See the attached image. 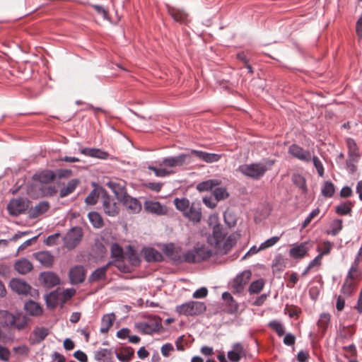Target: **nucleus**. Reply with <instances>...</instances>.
Listing matches in <instances>:
<instances>
[{
  "mask_svg": "<svg viewBox=\"0 0 362 362\" xmlns=\"http://www.w3.org/2000/svg\"><path fill=\"white\" fill-rule=\"evenodd\" d=\"M274 163V160L266 158L259 162L240 165L237 170L245 177L253 180H259L268 170L272 169Z\"/></svg>",
  "mask_w": 362,
  "mask_h": 362,
  "instance_id": "f257e3e1",
  "label": "nucleus"
},
{
  "mask_svg": "<svg viewBox=\"0 0 362 362\" xmlns=\"http://www.w3.org/2000/svg\"><path fill=\"white\" fill-rule=\"evenodd\" d=\"M212 253V251L206 246H197L184 252V260L188 263L200 262L210 258Z\"/></svg>",
  "mask_w": 362,
  "mask_h": 362,
  "instance_id": "f03ea898",
  "label": "nucleus"
},
{
  "mask_svg": "<svg viewBox=\"0 0 362 362\" xmlns=\"http://www.w3.org/2000/svg\"><path fill=\"white\" fill-rule=\"evenodd\" d=\"M175 310L180 315L186 316L198 315L206 310V305L202 302L189 301L176 306Z\"/></svg>",
  "mask_w": 362,
  "mask_h": 362,
  "instance_id": "7ed1b4c3",
  "label": "nucleus"
},
{
  "mask_svg": "<svg viewBox=\"0 0 362 362\" xmlns=\"http://www.w3.org/2000/svg\"><path fill=\"white\" fill-rule=\"evenodd\" d=\"M83 235V233L81 227H72L62 238L64 247L69 250L74 249L81 243Z\"/></svg>",
  "mask_w": 362,
  "mask_h": 362,
  "instance_id": "20e7f679",
  "label": "nucleus"
},
{
  "mask_svg": "<svg viewBox=\"0 0 362 362\" xmlns=\"http://www.w3.org/2000/svg\"><path fill=\"white\" fill-rule=\"evenodd\" d=\"M10 287L12 291L18 295L30 296L32 297L38 295L36 289L33 288L26 281L21 279H13L10 281Z\"/></svg>",
  "mask_w": 362,
  "mask_h": 362,
  "instance_id": "39448f33",
  "label": "nucleus"
},
{
  "mask_svg": "<svg viewBox=\"0 0 362 362\" xmlns=\"http://www.w3.org/2000/svg\"><path fill=\"white\" fill-rule=\"evenodd\" d=\"M30 202L23 198L13 199L8 204L7 209L11 215L18 216L28 209Z\"/></svg>",
  "mask_w": 362,
  "mask_h": 362,
  "instance_id": "423d86ee",
  "label": "nucleus"
},
{
  "mask_svg": "<svg viewBox=\"0 0 362 362\" xmlns=\"http://www.w3.org/2000/svg\"><path fill=\"white\" fill-rule=\"evenodd\" d=\"M86 275V270L82 265H76L71 267L69 272L70 283L72 285H78L83 283Z\"/></svg>",
  "mask_w": 362,
  "mask_h": 362,
  "instance_id": "0eeeda50",
  "label": "nucleus"
},
{
  "mask_svg": "<svg viewBox=\"0 0 362 362\" xmlns=\"http://www.w3.org/2000/svg\"><path fill=\"white\" fill-rule=\"evenodd\" d=\"M226 233L223 228L219 225H215L213 228L212 235L208 238V243L216 247V249H221V243L224 241Z\"/></svg>",
  "mask_w": 362,
  "mask_h": 362,
  "instance_id": "6e6552de",
  "label": "nucleus"
},
{
  "mask_svg": "<svg viewBox=\"0 0 362 362\" xmlns=\"http://www.w3.org/2000/svg\"><path fill=\"white\" fill-rule=\"evenodd\" d=\"M102 204L103 211L109 216L114 217L119 213V209L116 202L112 199L106 192L102 195Z\"/></svg>",
  "mask_w": 362,
  "mask_h": 362,
  "instance_id": "1a4fd4ad",
  "label": "nucleus"
},
{
  "mask_svg": "<svg viewBox=\"0 0 362 362\" xmlns=\"http://www.w3.org/2000/svg\"><path fill=\"white\" fill-rule=\"evenodd\" d=\"M250 277L251 272L250 270L243 271L240 274L237 275L232 284L233 291L237 293H242Z\"/></svg>",
  "mask_w": 362,
  "mask_h": 362,
  "instance_id": "9d476101",
  "label": "nucleus"
},
{
  "mask_svg": "<svg viewBox=\"0 0 362 362\" xmlns=\"http://www.w3.org/2000/svg\"><path fill=\"white\" fill-rule=\"evenodd\" d=\"M288 153L294 158L308 163L311 160L312 156L309 151L303 149L297 144H292L288 148Z\"/></svg>",
  "mask_w": 362,
  "mask_h": 362,
  "instance_id": "9b49d317",
  "label": "nucleus"
},
{
  "mask_svg": "<svg viewBox=\"0 0 362 362\" xmlns=\"http://www.w3.org/2000/svg\"><path fill=\"white\" fill-rule=\"evenodd\" d=\"M183 216L194 223H199L202 218L200 204L199 203H192Z\"/></svg>",
  "mask_w": 362,
  "mask_h": 362,
  "instance_id": "f8f14e48",
  "label": "nucleus"
},
{
  "mask_svg": "<svg viewBox=\"0 0 362 362\" xmlns=\"http://www.w3.org/2000/svg\"><path fill=\"white\" fill-rule=\"evenodd\" d=\"M188 157V155L184 153L167 157L163 159L160 165L170 168L180 167L186 163V160Z\"/></svg>",
  "mask_w": 362,
  "mask_h": 362,
  "instance_id": "ddd939ff",
  "label": "nucleus"
},
{
  "mask_svg": "<svg viewBox=\"0 0 362 362\" xmlns=\"http://www.w3.org/2000/svg\"><path fill=\"white\" fill-rule=\"evenodd\" d=\"M120 202L127 209L129 214H138L141 210V204L136 198L127 194Z\"/></svg>",
  "mask_w": 362,
  "mask_h": 362,
  "instance_id": "4468645a",
  "label": "nucleus"
},
{
  "mask_svg": "<svg viewBox=\"0 0 362 362\" xmlns=\"http://www.w3.org/2000/svg\"><path fill=\"white\" fill-rule=\"evenodd\" d=\"M79 152L88 157L107 160L110 154L100 148H80Z\"/></svg>",
  "mask_w": 362,
  "mask_h": 362,
  "instance_id": "2eb2a0df",
  "label": "nucleus"
},
{
  "mask_svg": "<svg viewBox=\"0 0 362 362\" xmlns=\"http://www.w3.org/2000/svg\"><path fill=\"white\" fill-rule=\"evenodd\" d=\"M135 327L139 331H140L143 334H151L153 332L159 331V329L161 327V324L158 322H141L136 323L135 325Z\"/></svg>",
  "mask_w": 362,
  "mask_h": 362,
  "instance_id": "dca6fc26",
  "label": "nucleus"
},
{
  "mask_svg": "<svg viewBox=\"0 0 362 362\" xmlns=\"http://www.w3.org/2000/svg\"><path fill=\"white\" fill-rule=\"evenodd\" d=\"M311 247L309 242H303L299 245H294L290 250L289 255L294 259L303 257Z\"/></svg>",
  "mask_w": 362,
  "mask_h": 362,
  "instance_id": "f3484780",
  "label": "nucleus"
},
{
  "mask_svg": "<svg viewBox=\"0 0 362 362\" xmlns=\"http://www.w3.org/2000/svg\"><path fill=\"white\" fill-rule=\"evenodd\" d=\"M34 257L37 260L43 267L49 268L54 264V257L48 251H40L33 254Z\"/></svg>",
  "mask_w": 362,
  "mask_h": 362,
  "instance_id": "a211bd4d",
  "label": "nucleus"
},
{
  "mask_svg": "<svg viewBox=\"0 0 362 362\" xmlns=\"http://www.w3.org/2000/svg\"><path fill=\"white\" fill-rule=\"evenodd\" d=\"M49 209L48 202L42 201L33 207L28 209V214L30 218H35L45 214Z\"/></svg>",
  "mask_w": 362,
  "mask_h": 362,
  "instance_id": "6ab92c4d",
  "label": "nucleus"
},
{
  "mask_svg": "<svg viewBox=\"0 0 362 362\" xmlns=\"http://www.w3.org/2000/svg\"><path fill=\"white\" fill-rule=\"evenodd\" d=\"M191 154L194 155L199 160L209 163L217 162L220 160L221 157V155L217 153H207L205 151L198 150H192Z\"/></svg>",
  "mask_w": 362,
  "mask_h": 362,
  "instance_id": "aec40b11",
  "label": "nucleus"
},
{
  "mask_svg": "<svg viewBox=\"0 0 362 362\" xmlns=\"http://www.w3.org/2000/svg\"><path fill=\"white\" fill-rule=\"evenodd\" d=\"M145 211L156 215H164L166 213L165 208L158 202L147 200L144 202Z\"/></svg>",
  "mask_w": 362,
  "mask_h": 362,
  "instance_id": "412c9836",
  "label": "nucleus"
},
{
  "mask_svg": "<svg viewBox=\"0 0 362 362\" xmlns=\"http://www.w3.org/2000/svg\"><path fill=\"white\" fill-rule=\"evenodd\" d=\"M107 187L113 192L117 200L121 202L127 195L124 184L110 181L107 183Z\"/></svg>",
  "mask_w": 362,
  "mask_h": 362,
  "instance_id": "4be33fe9",
  "label": "nucleus"
},
{
  "mask_svg": "<svg viewBox=\"0 0 362 362\" xmlns=\"http://www.w3.org/2000/svg\"><path fill=\"white\" fill-rule=\"evenodd\" d=\"M163 252L175 262H185L184 253L179 255L178 250L173 244L166 245L163 249Z\"/></svg>",
  "mask_w": 362,
  "mask_h": 362,
  "instance_id": "5701e85b",
  "label": "nucleus"
},
{
  "mask_svg": "<svg viewBox=\"0 0 362 362\" xmlns=\"http://www.w3.org/2000/svg\"><path fill=\"white\" fill-rule=\"evenodd\" d=\"M15 269L21 274H26L33 269V264L27 259L17 260L14 264Z\"/></svg>",
  "mask_w": 362,
  "mask_h": 362,
  "instance_id": "b1692460",
  "label": "nucleus"
},
{
  "mask_svg": "<svg viewBox=\"0 0 362 362\" xmlns=\"http://www.w3.org/2000/svg\"><path fill=\"white\" fill-rule=\"evenodd\" d=\"M40 279L47 287L57 286L59 283V279L52 272H42L40 274Z\"/></svg>",
  "mask_w": 362,
  "mask_h": 362,
  "instance_id": "393cba45",
  "label": "nucleus"
},
{
  "mask_svg": "<svg viewBox=\"0 0 362 362\" xmlns=\"http://www.w3.org/2000/svg\"><path fill=\"white\" fill-rule=\"evenodd\" d=\"M56 175L52 170H45L35 174L33 179L41 183L47 184L53 181Z\"/></svg>",
  "mask_w": 362,
  "mask_h": 362,
  "instance_id": "a878e982",
  "label": "nucleus"
},
{
  "mask_svg": "<svg viewBox=\"0 0 362 362\" xmlns=\"http://www.w3.org/2000/svg\"><path fill=\"white\" fill-rule=\"evenodd\" d=\"M168 11L175 21L181 23H187L188 22V15L183 11L173 7H168Z\"/></svg>",
  "mask_w": 362,
  "mask_h": 362,
  "instance_id": "bb28decb",
  "label": "nucleus"
},
{
  "mask_svg": "<svg viewBox=\"0 0 362 362\" xmlns=\"http://www.w3.org/2000/svg\"><path fill=\"white\" fill-rule=\"evenodd\" d=\"M24 309L28 314L33 316H38L42 313V308L40 304L31 300L25 303Z\"/></svg>",
  "mask_w": 362,
  "mask_h": 362,
  "instance_id": "cd10ccee",
  "label": "nucleus"
},
{
  "mask_svg": "<svg viewBox=\"0 0 362 362\" xmlns=\"http://www.w3.org/2000/svg\"><path fill=\"white\" fill-rule=\"evenodd\" d=\"M145 259L148 262H160L163 260L162 254L154 248L149 247L144 250Z\"/></svg>",
  "mask_w": 362,
  "mask_h": 362,
  "instance_id": "c85d7f7f",
  "label": "nucleus"
},
{
  "mask_svg": "<svg viewBox=\"0 0 362 362\" xmlns=\"http://www.w3.org/2000/svg\"><path fill=\"white\" fill-rule=\"evenodd\" d=\"M115 320V315L114 313L104 315L102 317L101 327L100 329V332L101 333L107 332L110 327L112 325Z\"/></svg>",
  "mask_w": 362,
  "mask_h": 362,
  "instance_id": "c756f323",
  "label": "nucleus"
},
{
  "mask_svg": "<svg viewBox=\"0 0 362 362\" xmlns=\"http://www.w3.org/2000/svg\"><path fill=\"white\" fill-rule=\"evenodd\" d=\"M15 322L14 315L7 310H0V324L4 327H9Z\"/></svg>",
  "mask_w": 362,
  "mask_h": 362,
  "instance_id": "7c9ffc66",
  "label": "nucleus"
},
{
  "mask_svg": "<svg viewBox=\"0 0 362 362\" xmlns=\"http://www.w3.org/2000/svg\"><path fill=\"white\" fill-rule=\"evenodd\" d=\"M106 279L107 274L105 272V269L99 267L95 269L89 276L88 282L92 284L93 282L106 280Z\"/></svg>",
  "mask_w": 362,
  "mask_h": 362,
  "instance_id": "2f4dec72",
  "label": "nucleus"
},
{
  "mask_svg": "<svg viewBox=\"0 0 362 362\" xmlns=\"http://www.w3.org/2000/svg\"><path fill=\"white\" fill-rule=\"evenodd\" d=\"M79 184V180L78 179H73L70 180L67 185L60 189L59 196L61 198H64L69 194H71L74 192L76 187Z\"/></svg>",
  "mask_w": 362,
  "mask_h": 362,
  "instance_id": "473e14b6",
  "label": "nucleus"
},
{
  "mask_svg": "<svg viewBox=\"0 0 362 362\" xmlns=\"http://www.w3.org/2000/svg\"><path fill=\"white\" fill-rule=\"evenodd\" d=\"M220 183L218 180H208L199 183L197 185V189L199 192L211 190L215 187L218 186Z\"/></svg>",
  "mask_w": 362,
  "mask_h": 362,
  "instance_id": "72a5a7b5",
  "label": "nucleus"
},
{
  "mask_svg": "<svg viewBox=\"0 0 362 362\" xmlns=\"http://www.w3.org/2000/svg\"><path fill=\"white\" fill-rule=\"evenodd\" d=\"M89 221L95 228H101L103 226V220L99 213L90 211L88 214Z\"/></svg>",
  "mask_w": 362,
  "mask_h": 362,
  "instance_id": "f704fd0d",
  "label": "nucleus"
},
{
  "mask_svg": "<svg viewBox=\"0 0 362 362\" xmlns=\"http://www.w3.org/2000/svg\"><path fill=\"white\" fill-rule=\"evenodd\" d=\"M111 257L115 261H121L124 257V252L122 247L118 243H112L110 248Z\"/></svg>",
  "mask_w": 362,
  "mask_h": 362,
  "instance_id": "c9c22d12",
  "label": "nucleus"
},
{
  "mask_svg": "<svg viewBox=\"0 0 362 362\" xmlns=\"http://www.w3.org/2000/svg\"><path fill=\"white\" fill-rule=\"evenodd\" d=\"M346 145L349 150V157L353 158H359L360 154L358 152V148L357 144L354 139L351 138H348L346 139Z\"/></svg>",
  "mask_w": 362,
  "mask_h": 362,
  "instance_id": "e433bc0d",
  "label": "nucleus"
},
{
  "mask_svg": "<svg viewBox=\"0 0 362 362\" xmlns=\"http://www.w3.org/2000/svg\"><path fill=\"white\" fill-rule=\"evenodd\" d=\"M15 322L11 327H15L18 330L23 329L28 322V317L22 313L14 315Z\"/></svg>",
  "mask_w": 362,
  "mask_h": 362,
  "instance_id": "4c0bfd02",
  "label": "nucleus"
},
{
  "mask_svg": "<svg viewBox=\"0 0 362 362\" xmlns=\"http://www.w3.org/2000/svg\"><path fill=\"white\" fill-rule=\"evenodd\" d=\"M329 322L330 315L329 313H324L320 315L317 322V326L322 334H324L326 332L329 324Z\"/></svg>",
  "mask_w": 362,
  "mask_h": 362,
  "instance_id": "58836bf2",
  "label": "nucleus"
},
{
  "mask_svg": "<svg viewBox=\"0 0 362 362\" xmlns=\"http://www.w3.org/2000/svg\"><path fill=\"white\" fill-rule=\"evenodd\" d=\"M174 204L177 210L182 212L183 215L185 212L187 211V209L191 205L189 199H187V198H175L174 199Z\"/></svg>",
  "mask_w": 362,
  "mask_h": 362,
  "instance_id": "ea45409f",
  "label": "nucleus"
},
{
  "mask_svg": "<svg viewBox=\"0 0 362 362\" xmlns=\"http://www.w3.org/2000/svg\"><path fill=\"white\" fill-rule=\"evenodd\" d=\"M264 281L262 279H257L251 283L248 291L250 294L259 293L264 288Z\"/></svg>",
  "mask_w": 362,
  "mask_h": 362,
  "instance_id": "a19ab883",
  "label": "nucleus"
},
{
  "mask_svg": "<svg viewBox=\"0 0 362 362\" xmlns=\"http://www.w3.org/2000/svg\"><path fill=\"white\" fill-rule=\"evenodd\" d=\"M292 180L293 184L300 189L303 193L307 192L305 179L302 175L298 174L293 175Z\"/></svg>",
  "mask_w": 362,
  "mask_h": 362,
  "instance_id": "79ce46f5",
  "label": "nucleus"
},
{
  "mask_svg": "<svg viewBox=\"0 0 362 362\" xmlns=\"http://www.w3.org/2000/svg\"><path fill=\"white\" fill-rule=\"evenodd\" d=\"M49 334V329L45 327L37 328L33 331V335L37 342L43 341Z\"/></svg>",
  "mask_w": 362,
  "mask_h": 362,
  "instance_id": "37998d69",
  "label": "nucleus"
},
{
  "mask_svg": "<svg viewBox=\"0 0 362 362\" xmlns=\"http://www.w3.org/2000/svg\"><path fill=\"white\" fill-rule=\"evenodd\" d=\"M351 202H343L336 207V212L339 215L344 216L349 214L351 211Z\"/></svg>",
  "mask_w": 362,
  "mask_h": 362,
  "instance_id": "c03bdc74",
  "label": "nucleus"
},
{
  "mask_svg": "<svg viewBox=\"0 0 362 362\" xmlns=\"http://www.w3.org/2000/svg\"><path fill=\"white\" fill-rule=\"evenodd\" d=\"M269 327L275 331L279 337H281L285 334V329L284 325L277 320L270 321L269 323Z\"/></svg>",
  "mask_w": 362,
  "mask_h": 362,
  "instance_id": "a18cd8bd",
  "label": "nucleus"
},
{
  "mask_svg": "<svg viewBox=\"0 0 362 362\" xmlns=\"http://www.w3.org/2000/svg\"><path fill=\"white\" fill-rule=\"evenodd\" d=\"M335 188L332 182L327 181L322 188V194L326 197H332L334 193Z\"/></svg>",
  "mask_w": 362,
  "mask_h": 362,
  "instance_id": "49530a36",
  "label": "nucleus"
},
{
  "mask_svg": "<svg viewBox=\"0 0 362 362\" xmlns=\"http://www.w3.org/2000/svg\"><path fill=\"white\" fill-rule=\"evenodd\" d=\"M222 298L229 304V305L230 307V313H233V312L237 311L238 307V304L235 302L233 296H231V294L230 293L224 292L222 294Z\"/></svg>",
  "mask_w": 362,
  "mask_h": 362,
  "instance_id": "de8ad7c7",
  "label": "nucleus"
},
{
  "mask_svg": "<svg viewBox=\"0 0 362 362\" xmlns=\"http://www.w3.org/2000/svg\"><path fill=\"white\" fill-rule=\"evenodd\" d=\"M127 257L129 262L134 265L136 266L140 264V258L138 254L134 250L131 246H129L128 252H127Z\"/></svg>",
  "mask_w": 362,
  "mask_h": 362,
  "instance_id": "09e8293b",
  "label": "nucleus"
},
{
  "mask_svg": "<svg viewBox=\"0 0 362 362\" xmlns=\"http://www.w3.org/2000/svg\"><path fill=\"white\" fill-rule=\"evenodd\" d=\"M99 196V192L96 189H93L85 199V203L87 205H94L98 202Z\"/></svg>",
  "mask_w": 362,
  "mask_h": 362,
  "instance_id": "8fccbe9b",
  "label": "nucleus"
},
{
  "mask_svg": "<svg viewBox=\"0 0 362 362\" xmlns=\"http://www.w3.org/2000/svg\"><path fill=\"white\" fill-rule=\"evenodd\" d=\"M213 194L218 202L225 199L229 195L225 187H216L213 191Z\"/></svg>",
  "mask_w": 362,
  "mask_h": 362,
  "instance_id": "3c124183",
  "label": "nucleus"
},
{
  "mask_svg": "<svg viewBox=\"0 0 362 362\" xmlns=\"http://www.w3.org/2000/svg\"><path fill=\"white\" fill-rule=\"evenodd\" d=\"M354 283L353 280L345 279L344 284L341 287V291L346 296L349 297L353 292Z\"/></svg>",
  "mask_w": 362,
  "mask_h": 362,
  "instance_id": "603ef678",
  "label": "nucleus"
},
{
  "mask_svg": "<svg viewBox=\"0 0 362 362\" xmlns=\"http://www.w3.org/2000/svg\"><path fill=\"white\" fill-rule=\"evenodd\" d=\"M362 255V247L360 248L356 258L354 260V264L351 267V268L349 270V272L346 276V279L354 280V276L353 274L354 272H356L357 271V262L359 260V257Z\"/></svg>",
  "mask_w": 362,
  "mask_h": 362,
  "instance_id": "864d4df0",
  "label": "nucleus"
},
{
  "mask_svg": "<svg viewBox=\"0 0 362 362\" xmlns=\"http://www.w3.org/2000/svg\"><path fill=\"white\" fill-rule=\"evenodd\" d=\"M148 169L153 171L156 176L160 177H166L173 173L172 170H169L166 168H158L155 166H149Z\"/></svg>",
  "mask_w": 362,
  "mask_h": 362,
  "instance_id": "5fc2aeb1",
  "label": "nucleus"
},
{
  "mask_svg": "<svg viewBox=\"0 0 362 362\" xmlns=\"http://www.w3.org/2000/svg\"><path fill=\"white\" fill-rule=\"evenodd\" d=\"M331 235H337L342 229V221L341 219H337L334 221L331 226Z\"/></svg>",
  "mask_w": 362,
  "mask_h": 362,
  "instance_id": "6e6d98bb",
  "label": "nucleus"
},
{
  "mask_svg": "<svg viewBox=\"0 0 362 362\" xmlns=\"http://www.w3.org/2000/svg\"><path fill=\"white\" fill-rule=\"evenodd\" d=\"M280 238L279 236H274L271 238L267 239L264 243H262L259 245V249L265 250L267 248H269L273 245H274L279 240Z\"/></svg>",
  "mask_w": 362,
  "mask_h": 362,
  "instance_id": "4d7b16f0",
  "label": "nucleus"
},
{
  "mask_svg": "<svg viewBox=\"0 0 362 362\" xmlns=\"http://www.w3.org/2000/svg\"><path fill=\"white\" fill-rule=\"evenodd\" d=\"M332 247V243L329 241H327L323 243L322 247L318 246L317 250L320 252V255H322V257L324 255H328L330 252Z\"/></svg>",
  "mask_w": 362,
  "mask_h": 362,
  "instance_id": "13d9d810",
  "label": "nucleus"
},
{
  "mask_svg": "<svg viewBox=\"0 0 362 362\" xmlns=\"http://www.w3.org/2000/svg\"><path fill=\"white\" fill-rule=\"evenodd\" d=\"M313 165L316 168L319 176L322 177L324 175V167L320 160L317 156L312 157Z\"/></svg>",
  "mask_w": 362,
  "mask_h": 362,
  "instance_id": "bf43d9fd",
  "label": "nucleus"
},
{
  "mask_svg": "<svg viewBox=\"0 0 362 362\" xmlns=\"http://www.w3.org/2000/svg\"><path fill=\"white\" fill-rule=\"evenodd\" d=\"M319 213L320 209L318 208L313 210L303 222L302 228H306L308 226V224L311 222V221L319 214Z\"/></svg>",
  "mask_w": 362,
  "mask_h": 362,
  "instance_id": "052dcab7",
  "label": "nucleus"
},
{
  "mask_svg": "<svg viewBox=\"0 0 362 362\" xmlns=\"http://www.w3.org/2000/svg\"><path fill=\"white\" fill-rule=\"evenodd\" d=\"M45 301L47 307L54 308L57 304V295L54 293H50L49 295H46Z\"/></svg>",
  "mask_w": 362,
  "mask_h": 362,
  "instance_id": "680f3d73",
  "label": "nucleus"
},
{
  "mask_svg": "<svg viewBox=\"0 0 362 362\" xmlns=\"http://www.w3.org/2000/svg\"><path fill=\"white\" fill-rule=\"evenodd\" d=\"M232 350L238 354L241 358L245 357L246 356L245 348L241 343H235L232 346Z\"/></svg>",
  "mask_w": 362,
  "mask_h": 362,
  "instance_id": "e2e57ef3",
  "label": "nucleus"
},
{
  "mask_svg": "<svg viewBox=\"0 0 362 362\" xmlns=\"http://www.w3.org/2000/svg\"><path fill=\"white\" fill-rule=\"evenodd\" d=\"M61 235L59 233H56L54 234L49 235L46 240L45 241V244L52 246L57 244V240L60 238Z\"/></svg>",
  "mask_w": 362,
  "mask_h": 362,
  "instance_id": "0e129e2a",
  "label": "nucleus"
},
{
  "mask_svg": "<svg viewBox=\"0 0 362 362\" xmlns=\"http://www.w3.org/2000/svg\"><path fill=\"white\" fill-rule=\"evenodd\" d=\"M202 200L204 204L210 209L215 208L218 202V201H216L215 199H213L211 196L204 197Z\"/></svg>",
  "mask_w": 362,
  "mask_h": 362,
  "instance_id": "69168bd1",
  "label": "nucleus"
},
{
  "mask_svg": "<svg viewBox=\"0 0 362 362\" xmlns=\"http://www.w3.org/2000/svg\"><path fill=\"white\" fill-rule=\"evenodd\" d=\"M359 158L349 157L346 160L347 168L350 170L351 173H354L356 170L355 163L358 162Z\"/></svg>",
  "mask_w": 362,
  "mask_h": 362,
  "instance_id": "338daca9",
  "label": "nucleus"
},
{
  "mask_svg": "<svg viewBox=\"0 0 362 362\" xmlns=\"http://www.w3.org/2000/svg\"><path fill=\"white\" fill-rule=\"evenodd\" d=\"M208 290L206 287H202L195 291L192 295L194 298H203L207 296Z\"/></svg>",
  "mask_w": 362,
  "mask_h": 362,
  "instance_id": "774afa93",
  "label": "nucleus"
}]
</instances>
